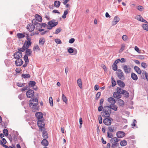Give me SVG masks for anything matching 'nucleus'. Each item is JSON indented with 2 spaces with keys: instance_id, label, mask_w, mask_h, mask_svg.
<instances>
[{
  "instance_id": "obj_1",
  "label": "nucleus",
  "mask_w": 148,
  "mask_h": 148,
  "mask_svg": "<svg viewBox=\"0 0 148 148\" xmlns=\"http://www.w3.org/2000/svg\"><path fill=\"white\" fill-rule=\"evenodd\" d=\"M111 105H110V106H104L103 109V112H101L102 116L103 117H108L110 116L112 110Z\"/></svg>"
},
{
  "instance_id": "obj_2",
  "label": "nucleus",
  "mask_w": 148,
  "mask_h": 148,
  "mask_svg": "<svg viewBox=\"0 0 148 148\" xmlns=\"http://www.w3.org/2000/svg\"><path fill=\"white\" fill-rule=\"evenodd\" d=\"M38 104V100L36 98H32L29 101V106L31 108L37 109L36 106Z\"/></svg>"
},
{
  "instance_id": "obj_3",
  "label": "nucleus",
  "mask_w": 148,
  "mask_h": 148,
  "mask_svg": "<svg viewBox=\"0 0 148 148\" xmlns=\"http://www.w3.org/2000/svg\"><path fill=\"white\" fill-rule=\"evenodd\" d=\"M58 24V22H56L55 20H53L48 22L47 29H51L53 27L55 26Z\"/></svg>"
},
{
  "instance_id": "obj_4",
  "label": "nucleus",
  "mask_w": 148,
  "mask_h": 148,
  "mask_svg": "<svg viewBox=\"0 0 148 148\" xmlns=\"http://www.w3.org/2000/svg\"><path fill=\"white\" fill-rule=\"evenodd\" d=\"M117 92H119L121 94H122L126 97H128L129 96V93L126 90H123L119 87H118L116 89Z\"/></svg>"
},
{
  "instance_id": "obj_5",
  "label": "nucleus",
  "mask_w": 148,
  "mask_h": 148,
  "mask_svg": "<svg viewBox=\"0 0 148 148\" xmlns=\"http://www.w3.org/2000/svg\"><path fill=\"white\" fill-rule=\"evenodd\" d=\"M117 77L119 79L122 80L125 79L124 73L122 71L121 69H118L116 72Z\"/></svg>"
},
{
  "instance_id": "obj_6",
  "label": "nucleus",
  "mask_w": 148,
  "mask_h": 148,
  "mask_svg": "<svg viewBox=\"0 0 148 148\" xmlns=\"http://www.w3.org/2000/svg\"><path fill=\"white\" fill-rule=\"evenodd\" d=\"M40 129L42 130H43L45 129L44 128L45 124L44 122L43 119L40 120H39L38 121L37 123Z\"/></svg>"
},
{
  "instance_id": "obj_7",
  "label": "nucleus",
  "mask_w": 148,
  "mask_h": 148,
  "mask_svg": "<svg viewBox=\"0 0 148 148\" xmlns=\"http://www.w3.org/2000/svg\"><path fill=\"white\" fill-rule=\"evenodd\" d=\"M123 68L125 73L127 74L130 72L131 69L129 66L123 65Z\"/></svg>"
},
{
  "instance_id": "obj_8",
  "label": "nucleus",
  "mask_w": 148,
  "mask_h": 148,
  "mask_svg": "<svg viewBox=\"0 0 148 148\" xmlns=\"http://www.w3.org/2000/svg\"><path fill=\"white\" fill-rule=\"evenodd\" d=\"M14 57L16 60L21 59L22 57V53L19 51L15 52L14 54Z\"/></svg>"
},
{
  "instance_id": "obj_9",
  "label": "nucleus",
  "mask_w": 148,
  "mask_h": 148,
  "mask_svg": "<svg viewBox=\"0 0 148 148\" xmlns=\"http://www.w3.org/2000/svg\"><path fill=\"white\" fill-rule=\"evenodd\" d=\"M27 96L28 98H31L34 95V91L32 90H29L26 92Z\"/></svg>"
},
{
  "instance_id": "obj_10",
  "label": "nucleus",
  "mask_w": 148,
  "mask_h": 148,
  "mask_svg": "<svg viewBox=\"0 0 148 148\" xmlns=\"http://www.w3.org/2000/svg\"><path fill=\"white\" fill-rule=\"evenodd\" d=\"M27 28L30 32H32L34 30L35 26L33 24L30 23L27 25Z\"/></svg>"
},
{
  "instance_id": "obj_11",
  "label": "nucleus",
  "mask_w": 148,
  "mask_h": 148,
  "mask_svg": "<svg viewBox=\"0 0 148 148\" xmlns=\"http://www.w3.org/2000/svg\"><path fill=\"white\" fill-rule=\"evenodd\" d=\"M103 122L105 125L108 126L110 125L111 124V120L108 118H105L103 120Z\"/></svg>"
},
{
  "instance_id": "obj_12",
  "label": "nucleus",
  "mask_w": 148,
  "mask_h": 148,
  "mask_svg": "<svg viewBox=\"0 0 148 148\" xmlns=\"http://www.w3.org/2000/svg\"><path fill=\"white\" fill-rule=\"evenodd\" d=\"M120 18L117 16L114 17L112 22V25L114 26L116 25L119 21Z\"/></svg>"
},
{
  "instance_id": "obj_13",
  "label": "nucleus",
  "mask_w": 148,
  "mask_h": 148,
  "mask_svg": "<svg viewBox=\"0 0 148 148\" xmlns=\"http://www.w3.org/2000/svg\"><path fill=\"white\" fill-rule=\"evenodd\" d=\"M35 116L37 118L38 121L39 120L43 119V115L41 112H37L35 114Z\"/></svg>"
},
{
  "instance_id": "obj_14",
  "label": "nucleus",
  "mask_w": 148,
  "mask_h": 148,
  "mask_svg": "<svg viewBox=\"0 0 148 148\" xmlns=\"http://www.w3.org/2000/svg\"><path fill=\"white\" fill-rule=\"evenodd\" d=\"M116 134L117 137L119 138H122L125 135V133L121 131L117 132Z\"/></svg>"
},
{
  "instance_id": "obj_15",
  "label": "nucleus",
  "mask_w": 148,
  "mask_h": 148,
  "mask_svg": "<svg viewBox=\"0 0 148 148\" xmlns=\"http://www.w3.org/2000/svg\"><path fill=\"white\" fill-rule=\"evenodd\" d=\"M16 65L17 66H20L23 63V61L21 59H17L15 62Z\"/></svg>"
},
{
  "instance_id": "obj_16",
  "label": "nucleus",
  "mask_w": 148,
  "mask_h": 148,
  "mask_svg": "<svg viewBox=\"0 0 148 148\" xmlns=\"http://www.w3.org/2000/svg\"><path fill=\"white\" fill-rule=\"evenodd\" d=\"M117 82L118 84L120 87L124 88L125 86V84L124 82L121 80H118L117 81Z\"/></svg>"
},
{
  "instance_id": "obj_17",
  "label": "nucleus",
  "mask_w": 148,
  "mask_h": 148,
  "mask_svg": "<svg viewBox=\"0 0 148 148\" xmlns=\"http://www.w3.org/2000/svg\"><path fill=\"white\" fill-rule=\"evenodd\" d=\"M121 93L119 92H115L114 93L113 96L114 97L116 98L119 99L121 97Z\"/></svg>"
},
{
  "instance_id": "obj_18",
  "label": "nucleus",
  "mask_w": 148,
  "mask_h": 148,
  "mask_svg": "<svg viewBox=\"0 0 148 148\" xmlns=\"http://www.w3.org/2000/svg\"><path fill=\"white\" fill-rule=\"evenodd\" d=\"M108 101L111 104H115L116 103L115 99L113 98L110 97L108 98Z\"/></svg>"
},
{
  "instance_id": "obj_19",
  "label": "nucleus",
  "mask_w": 148,
  "mask_h": 148,
  "mask_svg": "<svg viewBox=\"0 0 148 148\" xmlns=\"http://www.w3.org/2000/svg\"><path fill=\"white\" fill-rule=\"evenodd\" d=\"M134 70L138 74H140L142 72L138 66H135L134 67Z\"/></svg>"
},
{
  "instance_id": "obj_20",
  "label": "nucleus",
  "mask_w": 148,
  "mask_h": 148,
  "mask_svg": "<svg viewBox=\"0 0 148 148\" xmlns=\"http://www.w3.org/2000/svg\"><path fill=\"white\" fill-rule=\"evenodd\" d=\"M131 77L133 80L136 81L138 79L137 75L133 73H131Z\"/></svg>"
},
{
  "instance_id": "obj_21",
  "label": "nucleus",
  "mask_w": 148,
  "mask_h": 148,
  "mask_svg": "<svg viewBox=\"0 0 148 148\" xmlns=\"http://www.w3.org/2000/svg\"><path fill=\"white\" fill-rule=\"evenodd\" d=\"M41 144L45 146H47L48 145V142L46 139L42 140L41 142Z\"/></svg>"
},
{
  "instance_id": "obj_22",
  "label": "nucleus",
  "mask_w": 148,
  "mask_h": 148,
  "mask_svg": "<svg viewBox=\"0 0 148 148\" xmlns=\"http://www.w3.org/2000/svg\"><path fill=\"white\" fill-rule=\"evenodd\" d=\"M36 20L39 22L42 21V18L38 14H36L35 16Z\"/></svg>"
},
{
  "instance_id": "obj_23",
  "label": "nucleus",
  "mask_w": 148,
  "mask_h": 148,
  "mask_svg": "<svg viewBox=\"0 0 148 148\" xmlns=\"http://www.w3.org/2000/svg\"><path fill=\"white\" fill-rule=\"evenodd\" d=\"M35 25L36 26V29L37 30H39V29L42 28L41 23H36L35 24Z\"/></svg>"
},
{
  "instance_id": "obj_24",
  "label": "nucleus",
  "mask_w": 148,
  "mask_h": 148,
  "mask_svg": "<svg viewBox=\"0 0 148 148\" xmlns=\"http://www.w3.org/2000/svg\"><path fill=\"white\" fill-rule=\"evenodd\" d=\"M32 51L31 49H27L26 50L25 55L27 56H30L32 55Z\"/></svg>"
},
{
  "instance_id": "obj_25",
  "label": "nucleus",
  "mask_w": 148,
  "mask_h": 148,
  "mask_svg": "<svg viewBox=\"0 0 148 148\" xmlns=\"http://www.w3.org/2000/svg\"><path fill=\"white\" fill-rule=\"evenodd\" d=\"M77 83L78 84L80 88L81 89H82V87L81 79L79 78L77 80Z\"/></svg>"
},
{
  "instance_id": "obj_26",
  "label": "nucleus",
  "mask_w": 148,
  "mask_h": 148,
  "mask_svg": "<svg viewBox=\"0 0 148 148\" xmlns=\"http://www.w3.org/2000/svg\"><path fill=\"white\" fill-rule=\"evenodd\" d=\"M45 39L43 38H40L39 40V44L40 45H43L45 43Z\"/></svg>"
},
{
  "instance_id": "obj_27",
  "label": "nucleus",
  "mask_w": 148,
  "mask_h": 148,
  "mask_svg": "<svg viewBox=\"0 0 148 148\" xmlns=\"http://www.w3.org/2000/svg\"><path fill=\"white\" fill-rule=\"evenodd\" d=\"M118 104L120 106H123L124 105V102L123 100L121 99H119L118 100Z\"/></svg>"
},
{
  "instance_id": "obj_28",
  "label": "nucleus",
  "mask_w": 148,
  "mask_h": 148,
  "mask_svg": "<svg viewBox=\"0 0 148 148\" xmlns=\"http://www.w3.org/2000/svg\"><path fill=\"white\" fill-rule=\"evenodd\" d=\"M60 2L59 1H56L54 2V6L57 8H58L60 4Z\"/></svg>"
},
{
  "instance_id": "obj_29",
  "label": "nucleus",
  "mask_w": 148,
  "mask_h": 148,
  "mask_svg": "<svg viewBox=\"0 0 148 148\" xmlns=\"http://www.w3.org/2000/svg\"><path fill=\"white\" fill-rule=\"evenodd\" d=\"M142 27L144 29L148 31V25L147 24H144L142 25Z\"/></svg>"
},
{
  "instance_id": "obj_30",
  "label": "nucleus",
  "mask_w": 148,
  "mask_h": 148,
  "mask_svg": "<svg viewBox=\"0 0 148 148\" xmlns=\"http://www.w3.org/2000/svg\"><path fill=\"white\" fill-rule=\"evenodd\" d=\"M69 12V10L68 9H67L66 10H65L64 12V13L63 15L62 16V17L63 18H65L66 17V15L68 14Z\"/></svg>"
},
{
  "instance_id": "obj_31",
  "label": "nucleus",
  "mask_w": 148,
  "mask_h": 148,
  "mask_svg": "<svg viewBox=\"0 0 148 148\" xmlns=\"http://www.w3.org/2000/svg\"><path fill=\"white\" fill-rule=\"evenodd\" d=\"M36 84V82L34 81H31L29 83V86L33 87Z\"/></svg>"
},
{
  "instance_id": "obj_32",
  "label": "nucleus",
  "mask_w": 148,
  "mask_h": 148,
  "mask_svg": "<svg viewBox=\"0 0 148 148\" xmlns=\"http://www.w3.org/2000/svg\"><path fill=\"white\" fill-rule=\"evenodd\" d=\"M127 144V141L125 140H123L120 142V144L122 146L126 145Z\"/></svg>"
},
{
  "instance_id": "obj_33",
  "label": "nucleus",
  "mask_w": 148,
  "mask_h": 148,
  "mask_svg": "<svg viewBox=\"0 0 148 148\" xmlns=\"http://www.w3.org/2000/svg\"><path fill=\"white\" fill-rule=\"evenodd\" d=\"M118 139L116 137H114L111 139V141L112 142H114V143H116L119 141Z\"/></svg>"
},
{
  "instance_id": "obj_34",
  "label": "nucleus",
  "mask_w": 148,
  "mask_h": 148,
  "mask_svg": "<svg viewBox=\"0 0 148 148\" xmlns=\"http://www.w3.org/2000/svg\"><path fill=\"white\" fill-rule=\"evenodd\" d=\"M17 36L18 38H23L25 37L24 34L20 33H18Z\"/></svg>"
},
{
  "instance_id": "obj_35",
  "label": "nucleus",
  "mask_w": 148,
  "mask_h": 148,
  "mask_svg": "<svg viewBox=\"0 0 148 148\" xmlns=\"http://www.w3.org/2000/svg\"><path fill=\"white\" fill-rule=\"evenodd\" d=\"M110 105H111V109H112L114 111H116L117 110V107L114 105V104H110Z\"/></svg>"
},
{
  "instance_id": "obj_36",
  "label": "nucleus",
  "mask_w": 148,
  "mask_h": 148,
  "mask_svg": "<svg viewBox=\"0 0 148 148\" xmlns=\"http://www.w3.org/2000/svg\"><path fill=\"white\" fill-rule=\"evenodd\" d=\"M42 136L44 138H47L48 137V135L47 134V133L45 131H44V130H43L42 132Z\"/></svg>"
},
{
  "instance_id": "obj_37",
  "label": "nucleus",
  "mask_w": 148,
  "mask_h": 148,
  "mask_svg": "<svg viewBox=\"0 0 148 148\" xmlns=\"http://www.w3.org/2000/svg\"><path fill=\"white\" fill-rule=\"evenodd\" d=\"M24 60L25 61V63H28L29 62V60L28 56L27 55H25L24 57Z\"/></svg>"
},
{
  "instance_id": "obj_38",
  "label": "nucleus",
  "mask_w": 148,
  "mask_h": 148,
  "mask_svg": "<svg viewBox=\"0 0 148 148\" xmlns=\"http://www.w3.org/2000/svg\"><path fill=\"white\" fill-rule=\"evenodd\" d=\"M142 18L143 17L140 15H137L135 17V18L140 21H141Z\"/></svg>"
},
{
  "instance_id": "obj_39",
  "label": "nucleus",
  "mask_w": 148,
  "mask_h": 148,
  "mask_svg": "<svg viewBox=\"0 0 148 148\" xmlns=\"http://www.w3.org/2000/svg\"><path fill=\"white\" fill-rule=\"evenodd\" d=\"M125 45L124 44H123L121 45V47L119 50L120 52H122L124 49L125 47Z\"/></svg>"
},
{
  "instance_id": "obj_40",
  "label": "nucleus",
  "mask_w": 148,
  "mask_h": 148,
  "mask_svg": "<svg viewBox=\"0 0 148 148\" xmlns=\"http://www.w3.org/2000/svg\"><path fill=\"white\" fill-rule=\"evenodd\" d=\"M111 79L112 86L113 87L116 84V81H115V80H114L113 77H112Z\"/></svg>"
},
{
  "instance_id": "obj_41",
  "label": "nucleus",
  "mask_w": 148,
  "mask_h": 148,
  "mask_svg": "<svg viewBox=\"0 0 148 148\" xmlns=\"http://www.w3.org/2000/svg\"><path fill=\"white\" fill-rule=\"evenodd\" d=\"M22 77L25 78H29L30 77V75L28 74H22Z\"/></svg>"
},
{
  "instance_id": "obj_42",
  "label": "nucleus",
  "mask_w": 148,
  "mask_h": 148,
  "mask_svg": "<svg viewBox=\"0 0 148 148\" xmlns=\"http://www.w3.org/2000/svg\"><path fill=\"white\" fill-rule=\"evenodd\" d=\"M101 96V93L100 92H98L96 96L95 99L96 100H98V99L100 98Z\"/></svg>"
},
{
  "instance_id": "obj_43",
  "label": "nucleus",
  "mask_w": 148,
  "mask_h": 148,
  "mask_svg": "<svg viewBox=\"0 0 148 148\" xmlns=\"http://www.w3.org/2000/svg\"><path fill=\"white\" fill-rule=\"evenodd\" d=\"M62 98L63 101L66 103L67 98L64 94H62Z\"/></svg>"
},
{
  "instance_id": "obj_44",
  "label": "nucleus",
  "mask_w": 148,
  "mask_h": 148,
  "mask_svg": "<svg viewBox=\"0 0 148 148\" xmlns=\"http://www.w3.org/2000/svg\"><path fill=\"white\" fill-rule=\"evenodd\" d=\"M49 101L50 105V106H53V102L52 98L51 97H50L49 98Z\"/></svg>"
},
{
  "instance_id": "obj_45",
  "label": "nucleus",
  "mask_w": 148,
  "mask_h": 148,
  "mask_svg": "<svg viewBox=\"0 0 148 148\" xmlns=\"http://www.w3.org/2000/svg\"><path fill=\"white\" fill-rule=\"evenodd\" d=\"M122 39L124 41H126L128 39L127 36L126 35H123L122 36Z\"/></svg>"
},
{
  "instance_id": "obj_46",
  "label": "nucleus",
  "mask_w": 148,
  "mask_h": 148,
  "mask_svg": "<svg viewBox=\"0 0 148 148\" xmlns=\"http://www.w3.org/2000/svg\"><path fill=\"white\" fill-rule=\"evenodd\" d=\"M144 74L147 81H148V74L147 73L146 71H143V75Z\"/></svg>"
},
{
  "instance_id": "obj_47",
  "label": "nucleus",
  "mask_w": 148,
  "mask_h": 148,
  "mask_svg": "<svg viewBox=\"0 0 148 148\" xmlns=\"http://www.w3.org/2000/svg\"><path fill=\"white\" fill-rule=\"evenodd\" d=\"M55 41L56 42L57 44H61L62 43V42L61 40L59 39H56L55 40Z\"/></svg>"
},
{
  "instance_id": "obj_48",
  "label": "nucleus",
  "mask_w": 148,
  "mask_h": 148,
  "mask_svg": "<svg viewBox=\"0 0 148 148\" xmlns=\"http://www.w3.org/2000/svg\"><path fill=\"white\" fill-rule=\"evenodd\" d=\"M3 133L6 136H8V130L6 129H4L3 130Z\"/></svg>"
},
{
  "instance_id": "obj_49",
  "label": "nucleus",
  "mask_w": 148,
  "mask_h": 148,
  "mask_svg": "<svg viewBox=\"0 0 148 148\" xmlns=\"http://www.w3.org/2000/svg\"><path fill=\"white\" fill-rule=\"evenodd\" d=\"M61 30L62 29L60 28H58L56 30L55 34H58L61 31Z\"/></svg>"
},
{
  "instance_id": "obj_50",
  "label": "nucleus",
  "mask_w": 148,
  "mask_h": 148,
  "mask_svg": "<svg viewBox=\"0 0 148 148\" xmlns=\"http://www.w3.org/2000/svg\"><path fill=\"white\" fill-rule=\"evenodd\" d=\"M25 84V83H17V85L19 87H23L24 86Z\"/></svg>"
},
{
  "instance_id": "obj_51",
  "label": "nucleus",
  "mask_w": 148,
  "mask_h": 148,
  "mask_svg": "<svg viewBox=\"0 0 148 148\" xmlns=\"http://www.w3.org/2000/svg\"><path fill=\"white\" fill-rule=\"evenodd\" d=\"M137 9L138 10L142 11L143 10V8L142 6L139 5L137 7Z\"/></svg>"
},
{
  "instance_id": "obj_52",
  "label": "nucleus",
  "mask_w": 148,
  "mask_h": 148,
  "mask_svg": "<svg viewBox=\"0 0 148 148\" xmlns=\"http://www.w3.org/2000/svg\"><path fill=\"white\" fill-rule=\"evenodd\" d=\"M68 51L70 53H73L74 51V49L71 48H70L68 49Z\"/></svg>"
},
{
  "instance_id": "obj_53",
  "label": "nucleus",
  "mask_w": 148,
  "mask_h": 148,
  "mask_svg": "<svg viewBox=\"0 0 148 148\" xmlns=\"http://www.w3.org/2000/svg\"><path fill=\"white\" fill-rule=\"evenodd\" d=\"M117 69V66L116 64H113L112 66V69L114 71H116Z\"/></svg>"
},
{
  "instance_id": "obj_54",
  "label": "nucleus",
  "mask_w": 148,
  "mask_h": 148,
  "mask_svg": "<svg viewBox=\"0 0 148 148\" xmlns=\"http://www.w3.org/2000/svg\"><path fill=\"white\" fill-rule=\"evenodd\" d=\"M98 120H99V123L100 124L102 123V118L101 115H100L99 116Z\"/></svg>"
},
{
  "instance_id": "obj_55",
  "label": "nucleus",
  "mask_w": 148,
  "mask_h": 148,
  "mask_svg": "<svg viewBox=\"0 0 148 148\" xmlns=\"http://www.w3.org/2000/svg\"><path fill=\"white\" fill-rule=\"evenodd\" d=\"M107 134L109 138H111L113 136L112 134L110 132H108Z\"/></svg>"
},
{
  "instance_id": "obj_56",
  "label": "nucleus",
  "mask_w": 148,
  "mask_h": 148,
  "mask_svg": "<svg viewBox=\"0 0 148 148\" xmlns=\"http://www.w3.org/2000/svg\"><path fill=\"white\" fill-rule=\"evenodd\" d=\"M34 50H40V49L38 45H35L34 46Z\"/></svg>"
},
{
  "instance_id": "obj_57",
  "label": "nucleus",
  "mask_w": 148,
  "mask_h": 148,
  "mask_svg": "<svg viewBox=\"0 0 148 148\" xmlns=\"http://www.w3.org/2000/svg\"><path fill=\"white\" fill-rule=\"evenodd\" d=\"M141 65V66L145 69L147 67V65L146 64L145 62H142Z\"/></svg>"
},
{
  "instance_id": "obj_58",
  "label": "nucleus",
  "mask_w": 148,
  "mask_h": 148,
  "mask_svg": "<svg viewBox=\"0 0 148 148\" xmlns=\"http://www.w3.org/2000/svg\"><path fill=\"white\" fill-rule=\"evenodd\" d=\"M31 43L32 42L30 41H28L26 43V45L27 46V47H28L29 45H31Z\"/></svg>"
},
{
  "instance_id": "obj_59",
  "label": "nucleus",
  "mask_w": 148,
  "mask_h": 148,
  "mask_svg": "<svg viewBox=\"0 0 148 148\" xmlns=\"http://www.w3.org/2000/svg\"><path fill=\"white\" fill-rule=\"evenodd\" d=\"M135 50L138 53H140V51L138 48L136 46H135L134 48Z\"/></svg>"
},
{
  "instance_id": "obj_60",
  "label": "nucleus",
  "mask_w": 148,
  "mask_h": 148,
  "mask_svg": "<svg viewBox=\"0 0 148 148\" xmlns=\"http://www.w3.org/2000/svg\"><path fill=\"white\" fill-rule=\"evenodd\" d=\"M103 108V106L102 105H100L98 108V110L99 112L101 111Z\"/></svg>"
},
{
  "instance_id": "obj_61",
  "label": "nucleus",
  "mask_w": 148,
  "mask_h": 148,
  "mask_svg": "<svg viewBox=\"0 0 148 148\" xmlns=\"http://www.w3.org/2000/svg\"><path fill=\"white\" fill-rule=\"evenodd\" d=\"M108 130L110 132H114V127L112 128L111 127H109L108 128Z\"/></svg>"
},
{
  "instance_id": "obj_62",
  "label": "nucleus",
  "mask_w": 148,
  "mask_h": 148,
  "mask_svg": "<svg viewBox=\"0 0 148 148\" xmlns=\"http://www.w3.org/2000/svg\"><path fill=\"white\" fill-rule=\"evenodd\" d=\"M75 39L74 38H72L70 39L69 41V42L70 43H73L75 41Z\"/></svg>"
},
{
  "instance_id": "obj_63",
  "label": "nucleus",
  "mask_w": 148,
  "mask_h": 148,
  "mask_svg": "<svg viewBox=\"0 0 148 148\" xmlns=\"http://www.w3.org/2000/svg\"><path fill=\"white\" fill-rule=\"evenodd\" d=\"M137 121L135 119H134L133 122L132 123V125L134 126H135L136 125V123Z\"/></svg>"
},
{
  "instance_id": "obj_64",
  "label": "nucleus",
  "mask_w": 148,
  "mask_h": 148,
  "mask_svg": "<svg viewBox=\"0 0 148 148\" xmlns=\"http://www.w3.org/2000/svg\"><path fill=\"white\" fill-rule=\"evenodd\" d=\"M18 97L20 100L22 99L23 98V95L22 94H20V95H19Z\"/></svg>"
}]
</instances>
